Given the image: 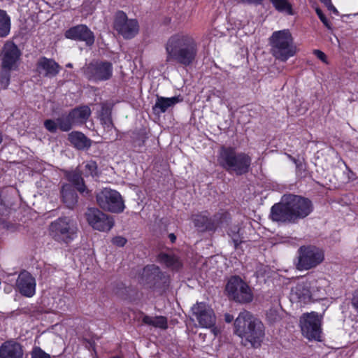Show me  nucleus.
<instances>
[{"label":"nucleus","mask_w":358,"mask_h":358,"mask_svg":"<svg viewBox=\"0 0 358 358\" xmlns=\"http://www.w3.org/2000/svg\"><path fill=\"white\" fill-rule=\"evenodd\" d=\"M313 210V204L309 199L292 194L284 195L280 203L272 207L271 217L278 222H294L307 217Z\"/></svg>","instance_id":"1"},{"label":"nucleus","mask_w":358,"mask_h":358,"mask_svg":"<svg viewBox=\"0 0 358 358\" xmlns=\"http://www.w3.org/2000/svg\"><path fill=\"white\" fill-rule=\"evenodd\" d=\"M165 50L167 62H176L186 66L192 64L196 58L197 43L193 35L180 32L168 39Z\"/></svg>","instance_id":"2"},{"label":"nucleus","mask_w":358,"mask_h":358,"mask_svg":"<svg viewBox=\"0 0 358 358\" xmlns=\"http://www.w3.org/2000/svg\"><path fill=\"white\" fill-rule=\"evenodd\" d=\"M327 281L324 278H308L297 283L292 288L290 298L294 302L307 303L322 299L327 294Z\"/></svg>","instance_id":"3"},{"label":"nucleus","mask_w":358,"mask_h":358,"mask_svg":"<svg viewBox=\"0 0 358 358\" xmlns=\"http://www.w3.org/2000/svg\"><path fill=\"white\" fill-rule=\"evenodd\" d=\"M236 334L254 348L260 345L264 337L263 324L248 312L241 313L235 320Z\"/></svg>","instance_id":"4"},{"label":"nucleus","mask_w":358,"mask_h":358,"mask_svg":"<svg viewBox=\"0 0 358 358\" xmlns=\"http://www.w3.org/2000/svg\"><path fill=\"white\" fill-rule=\"evenodd\" d=\"M269 43L273 56L282 62H286L297 52L294 38L289 29L274 31L269 38Z\"/></svg>","instance_id":"5"},{"label":"nucleus","mask_w":358,"mask_h":358,"mask_svg":"<svg viewBox=\"0 0 358 358\" xmlns=\"http://www.w3.org/2000/svg\"><path fill=\"white\" fill-rule=\"evenodd\" d=\"M218 164L228 171L241 175L248 171L250 157L243 152H236L232 148H222L217 157Z\"/></svg>","instance_id":"6"},{"label":"nucleus","mask_w":358,"mask_h":358,"mask_svg":"<svg viewBox=\"0 0 358 358\" xmlns=\"http://www.w3.org/2000/svg\"><path fill=\"white\" fill-rule=\"evenodd\" d=\"M76 222L68 217H60L50 225V234L58 242L69 243L77 235Z\"/></svg>","instance_id":"7"},{"label":"nucleus","mask_w":358,"mask_h":358,"mask_svg":"<svg viewBox=\"0 0 358 358\" xmlns=\"http://www.w3.org/2000/svg\"><path fill=\"white\" fill-rule=\"evenodd\" d=\"M323 316L316 312L303 313L299 320L303 336L309 341H321Z\"/></svg>","instance_id":"8"},{"label":"nucleus","mask_w":358,"mask_h":358,"mask_svg":"<svg viewBox=\"0 0 358 358\" xmlns=\"http://www.w3.org/2000/svg\"><path fill=\"white\" fill-rule=\"evenodd\" d=\"M324 260V251L315 246H302L298 250L296 266L299 271H307L315 268Z\"/></svg>","instance_id":"9"},{"label":"nucleus","mask_w":358,"mask_h":358,"mask_svg":"<svg viewBox=\"0 0 358 358\" xmlns=\"http://www.w3.org/2000/svg\"><path fill=\"white\" fill-rule=\"evenodd\" d=\"M96 201L101 208L112 213H121L125 208L120 194L109 188H104L96 194Z\"/></svg>","instance_id":"10"},{"label":"nucleus","mask_w":358,"mask_h":358,"mask_svg":"<svg viewBox=\"0 0 358 358\" xmlns=\"http://www.w3.org/2000/svg\"><path fill=\"white\" fill-rule=\"evenodd\" d=\"M226 292L229 297L238 302H250L253 299L250 286L238 276H233L229 280Z\"/></svg>","instance_id":"11"},{"label":"nucleus","mask_w":358,"mask_h":358,"mask_svg":"<svg viewBox=\"0 0 358 358\" xmlns=\"http://www.w3.org/2000/svg\"><path fill=\"white\" fill-rule=\"evenodd\" d=\"M21 51L12 41H6L0 53L1 67L5 69L18 70Z\"/></svg>","instance_id":"12"},{"label":"nucleus","mask_w":358,"mask_h":358,"mask_svg":"<svg viewBox=\"0 0 358 358\" xmlns=\"http://www.w3.org/2000/svg\"><path fill=\"white\" fill-rule=\"evenodd\" d=\"M114 29L124 38H131L138 34L139 25L136 20L129 19L124 12L119 11L115 14Z\"/></svg>","instance_id":"13"},{"label":"nucleus","mask_w":358,"mask_h":358,"mask_svg":"<svg viewBox=\"0 0 358 358\" xmlns=\"http://www.w3.org/2000/svg\"><path fill=\"white\" fill-rule=\"evenodd\" d=\"M84 74L94 81L108 80L113 74V66L109 62H96L87 64L83 69Z\"/></svg>","instance_id":"14"},{"label":"nucleus","mask_w":358,"mask_h":358,"mask_svg":"<svg viewBox=\"0 0 358 358\" xmlns=\"http://www.w3.org/2000/svg\"><path fill=\"white\" fill-rule=\"evenodd\" d=\"M85 217L88 224L98 231H108L114 224L111 217L97 208H89L85 213Z\"/></svg>","instance_id":"15"},{"label":"nucleus","mask_w":358,"mask_h":358,"mask_svg":"<svg viewBox=\"0 0 358 358\" xmlns=\"http://www.w3.org/2000/svg\"><path fill=\"white\" fill-rule=\"evenodd\" d=\"M193 316L203 328H210L215 322L213 309L206 303H196L192 308Z\"/></svg>","instance_id":"16"},{"label":"nucleus","mask_w":358,"mask_h":358,"mask_svg":"<svg viewBox=\"0 0 358 358\" xmlns=\"http://www.w3.org/2000/svg\"><path fill=\"white\" fill-rule=\"evenodd\" d=\"M16 289L23 296L31 297L36 293V280L27 271L21 272L16 280Z\"/></svg>","instance_id":"17"},{"label":"nucleus","mask_w":358,"mask_h":358,"mask_svg":"<svg viewBox=\"0 0 358 358\" xmlns=\"http://www.w3.org/2000/svg\"><path fill=\"white\" fill-rule=\"evenodd\" d=\"M64 35L69 39L84 41L87 45H92L94 43L93 32L84 24L71 27L66 31Z\"/></svg>","instance_id":"18"},{"label":"nucleus","mask_w":358,"mask_h":358,"mask_svg":"<svg viewBox=\"0 0 358 358\" xmlns=\"http://www.w3.org/2000/svg\"><path fill=\"white\" fill-rule=\"evenodd\" d=\"M23 349L17 342L8 341L0 347V358H23Z\"/></svg>","instance_id":"19"},{"label":"nucleus","mask_w":358,"mask_h":358,"mask_svg":"<svg viewBox=\"0 0 358 358\" xmlns=\"http://www.w3.org/2000/svg\"><path fill=\"white\" fill-rule=\"evenodd\" d=\"M59 64L51 59L42 57L37 63V71L43 76L54 77L59 73Z\"/></svg>","instance_id":"20"},{"label":"nucleus","mask_w":358,"mask_h":358,"mask_svg":"<svg viewBox=\"0 0 358 358\" xmlns=\"http://www.w3.org/2000/svg\"><path fill=\"white\" fill-rule=\"evenodd\" d=\"M182 101L180 96H173L170 98L157 97L153 110L155 113L159 114L166 112L169 108Z\"/></svg>","instance_id":"21"},{"label":"nucleus","mask_w":358,"mask_h":358,"mask_svg":"<svg viewBox=\"0 0 358 358\" xmlns=\"http://www.w3.org/2000/svg\"><path fill=\"white\" fill-rule=\"evenodd\" d=\"M71 121L76 125L84 124L91 115V110L87 106L78 107L72 110L70 113Z\"/></svg>","instance_id":"22"},{"label":"nucleus","mask_w":358,"mask_h":358,"mask_svg":"<svg viewBox=\"0 0 358 358\" xmlns=\"http://www.w3.org/2000/svg\"><path fill=\"white\" fill-rule=\"evenodd\" d=\"M69 141L78 149L82 150L90 146V140L83 133L73 131L69 134Z\"/></svg>","instance_id":"23"},{"label":"nucleus","mask_w":358,"mask_h":358,"mask_svg":"<svg viewBox=\"0 0 358 358\" xmlns=\"http://www.w3.org/2000/svg\"><path fill=\"white\" fill-rule=\"evenodd\" d=\"M62 196L64 203L69 208H72L77 202V196L71 185H64L62 188Z\"/></svg>","instance_id":"24"},{"label":"nucleus","mask_w":358,"mask_h":358,"mask_svg":"<svg viewBox=\"0 0 358 358\" xmlns=\"http://www.w3.org/2000/svg\"><path fill=\"white\" fill-rule=\"evenodd\" d=\"M10 17L6 11L0 10V37L7 36L10 31Z\"/></svg>","instance_id":"25"},{"label":"nucleus","mask_w":358,"mask_h":358,"mask_svg":"<svg viewBox=\"0 0 358 358\" xmlns=\"http://www.w3.org/2000/svg\"><path fill=\"white\" fill-rule=\"evenodd\" d=\"M145 324L152 325L157 328L165 329L167 328V320L163 316L152 317L145 315L143 318Z\"/></svg>","instance_id":"26"},{"label":"nucleus","mask_w":358,"mask_h":358,"mask_svg":"<svg viewBox=\"0 0 358 358\" xmlns=\"http://www.w3.org/2000/svg\"><path fill=\"white\" fill-rule=\"evenodd\" d=\"M273 4V7L280 13L287 15H293L292 7L287 0H269Z\"/></svg>","instance_id":"27"},{"label":"nucleus","mask_w":358,"mask_h":358,"mask_svg":"<svg viewBox=\"0 0 358 358\" xmlns=\"http://www.w3.org/2000/svg\"><path fill=\"white\" fill-rule=\"evenodd\" d=\"M193 220L195 227L200 231H204L212 229L211 226L210 225V220L206 215H195L193 217Z\"/></svg>","instance_id":"28"},{"label":"nucleus","mask_w":358,"mask_h":358,"mask_svg":"<svg viewBox=\"0 0 358 358\" xmlns=\"http://www.w3.org/2000/svg\"><path fill=\"white\" fill-rule=\"evenodd\" d=\"M160 260L167 266L171 267L173 269H178L181 266V263L179 259L173 256L163 254L160 255Z\"/></svg>","instance_id":"29"},{"label":"nucleus","mask_w":358,"mask_h":358,"mask_svg":"<svg viewBox=\"0 0 358 358\" xmlns=\"http://www.w3.org/2000/svg\"><path fill=\"white\" fill-rule=\"evenodd\" d=\"M59 128L64 131H69L73 126H76L74 122L71 121L70 114L67 116H63L57 120Z\"/></svg>","instance_id":"30"},{"label":"nucleus","mask_w":358,"mask_h":358,"mask_svg":"<svg viewBox=\"0 0 358 358\" xmlns=\"http://www.w3.org/2000/svg\"><path fill=\"white\" fill-rule=\"evenodd\" d=\"M12 69H5L1 68L0 73V84L3 89L8 87L10 84V72Z\"/></svg>","instance_id":"31"},{"label":"nucleus","mask_w":358,"mask_h":358,"mask_svg":"<svg viewBox=\"0 0 358 358\" xmlns=\"http://www.w3.org/2000/svg\"><path fill=\"white\" fill-rule=\"evenodd\" d=\"M69 180L71 181L76 187L77 189L80 192H84L85 187L83 184V178L78 173H73L69 176Z\"/></svg>","instance_id":"32"},{"label":"nucleus","mask_w":358,"mask_h":358,"mask_svg":"<svg viewBox=\"0 0 358 358\" xmlns=\"http://www.w3.org/2000/svg\"><path fill=\"white\" fill-rule=\"evenodd\" d=\"M159 273V268L155 265L147 266L143 268V275L146 277L155 275Z\"/></svg>","instance_id":"33"},{"label":"nucleus","mask_w":358,"mask_h":358,"mask_svg":"<svg viewBox=\"0 0 358 358\" xmlns=\"http://www.w3.org/2000/svg\"><path fill=\"white\" fill-rule=\"evenodd\" d=\"M101 123L103 126L105 130L107 131L108 133L113 132V125L111 120V118L108 116L101 118Z\"/></svg>","instance_id":"34"},{"label":"nucleus","mask_w":358,"mask_h":358,"mask_svg":"<svg viewBox=\"0 0 358 358\" xmlns=\"http://www.w3.org/2000/svg\"><path fill=\"white\" fill-rule=\"evenodd\" d=\"M31 358H51L50 356L40 348H34L31 353Z\"/></svg>","instance_id":"35"},{"label":"nucleus","mask_w":358,"mask_h":358,"mask_svg":"<svg viewBox=\"0 0 358 358\" xmlns=\"http://www.w3.org/2000/svg\"><path fill=\"white\" fill-rule=\"evenodd\" d=\"M44 125L45 127V128L49 131H51V132H55L56 131L57 127H58V124H57V122H55V121L53 120H48L45 122L44 123Z\"/></svg>","instance_id":"36"},{"label":"nucleus","mask_w":358,"mask_h":358,"mask_svg":"<svg viewBox=\"0 0 358 358\" xmlns=\"http://www.w3.org/2000/svg\"><path fill=\"white\" fill-rule=\"evenodd\" d=\"M315 11H316V13L318 15L319 18L320 19V20L323 22V24L328 29H330L331 28L330 24H329L327 19L324 16V15L322 13V10L320 9H319V8H316Z\"/></svg>","instance_id":"37"},{"label":"nucleus","mask_w":358,"mask_h":358,"mask_svg":"<svg viewBox=\"0 0 358 358\" xmlns=\"http://www.w3.org/2000/svg\"><path fill=\"white\" fill-rule=\"evenodd\" d=\"M313 54L319 59H320L322 62H324L325 64H328V60H327V55L323 52H322L320 50H313Z\"/></svg>","instance_id":"38"},{"label":"nucleus","mask_w":358,"mask_h":358,"mask_svg":"<svg viewBox=\"0 0 358 358\" xmlns=\"http://www.w3.org/2000/svg\"><path fill=\"white\" fill-rule=\"evenodd\" d=\"M112 242L114 245L122 247L126 244L127 240L122 236H116L113 238Z\"/></svg>","instance_id":"39"},{"label":"nucleus","mask_w":358,"mask_h":358,"mask_svg":"<svg viewBox=\"0 0 358 358\" xmlns=\"http://www.w3.org/2000/svg\"><path fill=\"white\" fill-rule=\"evenodd\" d=\"M85 167L89 170V173L94 175L96 173V164L94 162H90L87 163Z\"/></svg>","instance_id":"40"},{"label":"nucleus","mask_w":358,"mask_h":358,"mask_svg":"<svg viewBox=\"0 0 358 358\" xmlns=\"http://www.w3.org/2000/svg\"><path fill=\"white\" fill-rule=\"evenodd\" d=\"M326 6L327 8L329 10H331L334 13H337V10L335 8V7L332 5L331 2V0H320Z\"/></svg>","instance_id":"41"},{"label":"nucleus","mask_w":358,"mask_h":358,"mask_svg":"<svg viewBox=\"0 0 358 358\" xmlns=\"http://www.w3.org/2000/svg\"><path fill=\"white\" fill-rule=\"evenodd\" d=\"M352 303L354 308L358 310V289L355 291L353 298L352 299Z\"/></svg>","instance_id":"42"},{"label":"nucleus","mask_w":358,"mask_h":358,"mask_svg":"<svg viewBox=\"0 0 358 358\" xmlns=\"http://www.w3.org/2000/svg\"><path fill=\"white\" fill-rule=\"evenodd\" d=\"M231 238L234 243L235 246L236 247L239 243H241V240L239 238V236L236 234H230Z\"/></svg>","instance_id":"43"},{"label":"nucleus","mask_w":358,"mask_h":358,"mask_svg":"<svg viewBox=\"0 0 358 358\" xmlns=\"http://www.w3.org/2000/svg\"><path fill=\"white\" fill-rule=\"evenodd\" d=\"M169 238H170V239H171V242H174V241H175V240H176V236H175V235H174V234H171L169 235Z\"/></svg>","instance_id":"44"},{"label":"nucleus","mask_w":358,"mask_h":358,"mask_svg":"<svg viewBox=\"0 0 358 358\" xmlns=\"http://www.w3.org/2000/svg\"><path fill=\"white\" fill-rule=\"evenodd\" d=\"M211 331L213 333V334H214L215 336H216V335L217 334V333H218V331H217V329H215V328H213V329L211 330Z\"/></svg>","instance_id":"45"},{"label":"nucleus","mask_w":358,"mask_h":358,"mask_svg":"<svg viewBox=\"0 0 358 358\" xmlns=\"http://www.w3.org/2000/svg\"><path fill=\"white\" fill-rule=\"evenodd\" d=\"M226 320H227V321L228 322H230L231 321V320H232V319H231V318H230V317H227V319H226Z\"/></svg>","instance_id":"46"},{"label":"nucleus","mask_w":358,"mask_h":358,"mask_svg":"<svg viewBox=\"0 0 358 358\" xmlns=\"http://www.w3.org/2000/svg\"><path fill=\"white\" fill-rule=\"evenodd\" d=\"M66 66H67V67H71V66H72V64H66Z\"/></svg>","instance_id":"47"},{"label":"nucleus","mask_w":358,"mask_h":358,"mask_svg":"<svg viewBox=\"0 0 358 358\" xmlns=\"http://www.w3.org/2000/svg\"><path fill=\"white\" fill-rule=\"evenodd\" d=\"M113 358H121V357H118V356H116V357H113Z\"/></svg>","instance_id":"48"}]
</instances>
